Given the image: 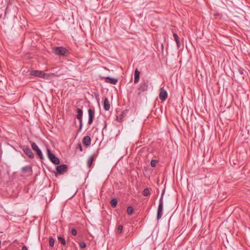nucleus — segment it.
<instances>
[{
  "mask_svg": "<svg viewBox=\"0 0 250 250\" xmlns=\"http://www.w3.org/2000/svg\"><path fill=\"white\" fill-rule=\"evenodd\" d=\"M67 166L65 164H63L60 166H58L56 167L57 172L55 173L56 175L57 174H63L65 173L67 170Z\"/></svg>",
  "mask_w": 250,
  "mask_h": 250,
  "instance_id": "obj_4",
  "label": "nucleus"
},
{
  "mask_svg": "<svg viewBox=\"0 0 250 250\" xmlns=\"http://www.w3.org/2000/svg\"><path fill=\"white\" fill-rule=\"evenodd\" d=\"M21 250H28L26 246H23Z\"/></svg>",
  "mask_w": 250,
  "mask_h": 250,
  "instance_id": "obj_31",
  "label": "nucleus"
},
{
  "mask_svg": "<svg viewBox=\"0 0 250 250\" xmlns=\"http://www.w3.org/2000/svg\"><path fill=\"white\" fill-rule=\"evenodd\" d=\"M54 240L51 237L49 238V243L50 247H53L54 245Z\"/></svg>",
  "mask_w": 250,
  "mask_h": 250,
  "instance_id": "obj_23",
  "label": "nucleus"
},
{
  "mask_svg": "<svg viewBox=\"0 0 250 250\" xmlns=\"http://www.w3.org/2000/svg\"><path fill=\"white\" fill-rule=\"evenodd\" d=\"M105 82L107 83H109L113 84H115L118 82V79L115 78H111L109 77H107L105 78Z\"/></svg>",
  "mask_w": 250,
  "mask_h": 250,
  "instance_id": "obj_12",
  "label": "nucleus"
},
{
  "mask_svg": "<svg viewBox=\"0 0 250 250\" xmlns=\"http://www.w3.org/2000/svg\"><path fill=\"white\" fill-rule=\"evenodd\" d=\"M164 192L162 193L161 198L159 200V204L158 206V210H157V219L159 220L162 216L163 215V195Z\"/></svg>",
  "mask_w": 250,
  "mask_h": 250,
  "instance_id": "obj_2",
  "label": "nucleus"
},
{
  "mask_svg": "<svg viewBox=\"0 0 250 250\" xmlns=\"http://www.w3.org/2000/svg\"><path fill=\"white\" fill-rule=\"evenodd\" d=\"M157 160H155V159H152L151 161V163H150V165H151V166L153 167H156V163H157Z\"/></svg>",
  "mask_w": 250,
  "mask_h": 250,
  "instance_id": "obj_25",
  "label": "nucleus"
},
{
  "mask_svg": "<svg viewBox=\"0 0 250 250\" xmlns=\"http://www.w3.org/2000/svg\"><path fill=\"white\" fill-rule=\"evenodd\" d=\"M82 126H83V121H80V126H79V128L78 129V132L81 131L82 128Z\"/></svg>",
  "mask_w": 250,
  "mask_h": 250,
  "instance_id": "obj_27",
  "label": "nucleus"
},
{
  "mask_svg": "<svg viewBox=\"0 0 250 250\" xmlns=\"http://www.w3.org/2000/svg\"><path fill=\"white\" fill-rule=\"evenodd\" d=\"M77 149H79L80 151H83V148L81 144H79L77 147Z\"/></svg>",
  "mask_w": 250,
  "mask_h": 250,
  "instance_id": "obj_28",
  "label": "nucleus"
},
{
  "mask_svg": "<svg viewBox=\"0 0 250 250\" xmlns=\"http://www.w3.org/2000/svg\"><path fill=\"white\" fill-rule=\"evenodd\" d=\"M58 240L59 241V242L63 245H65L66 244V242H65V240L64 239V238L61 237V236H59L58 237Z\"/></svg>",
  "mask_w": 250,
  "mask_h": 250,
  "instance_id": "obj_22",
  "label": "nucleus"
},
{
  "mask_svg": "<svg viewBox=\"0 0 250 250\" xmlns=\"http://www.w3.org/2000/svg\"><path fill=\"white\" fill-rule=\"evenodd\" d=\"M31 147L32 148L37 152V154L39 156L40 158L41 159H43V157L42 152L36 143L34 142L32 143Z\"/></svg>",
  "mask_w": 250,
  "mask_h": 250,
  "instance_id": "obj_6",
  "label": "nucleus"
},
{
  "mask_svg": "<svg viewBox=\"0 0 250 250\" xmlns=\"http://www.w3.org/2000/svg\"><path fill=\"white\" fill-rule=\"evenodd\" d=\"M160 99L162 101H165L167 97V93L164 87H161L160 89L159 94Z\"/></svg>",
  "mask_w": 250,
  "mask_h": 250,
  "instance_id": "obj_5",
  "label": "nucleus"
},
{
  "mask_svg": "<svg viewBox=\"0 0 250 250\" xmlns=\"http://www.w3.org/2000/svg\"><path fill=\"white\" fill-rule=\"evenodd\" d=\"M71 233L73 235H76L77 234V230L74 229H72Z\"/></svg>",
  "mask_w": 250,
  "mask_h": 250,
  "instance_id": "obj_30",
  "label": "nucleus"
},
{
  "mask_svg": "<svg viewBox=\"0 0 250 250\" xmlns=\"http://www.w3.org/2000/svg\"><path fill=\"white\" fill-rule=\"evenodd\" d=\"M94 161V156L91 155L87 160V167L90 168L92 164Z\"/></svg>",
  "mask_w": 250,
  "mask_h": 250,
  "instance_id": "obj_17",
  "label": "nucleus"
},
{
  "mask_svg": "<svg viewBox=\"0 0 250 250\" xmlns=\"http://www.w3.org/2000/svg\"><path fill=\"white\" fill-rule=\"evenodd\" d=\"M173 37L176 42L178 48H179L180 47V42L178 36L176 33H174Z\"/></svg>",
  "mask_w": 250,
  "mask_h": 250,
  "instance_id": "obj_18",
  "label": "nucleus"
},
{
  "mask_svg": "<svg viewBox=\"0 0 250 250\" xmlns=\"http://www.w3.org/2000/svg\"><path fill=\"white\" fill-rule=\"evenodd\" d=\"M151 189L149 188H146L143 191V194L145 196H147L150 194Z\"/></svg>",
  "mask_w": 250,
  "mask_h": 250,
  "instance_id": "obj_19",
  "label": "nucleus"
},
{
  "mask_svg": "<svg viewBox=\"0 0 250 250\" xmlns=\"http://www.w3.org/2000/svg\"><path fill=\"white\" fill-rule=\"evenodd\" d=\"M148 88L147 82H144L141 83L139 87V90L141 92H143L147 90Z\"/></svg>",
  "mask_w": 250,
  "mask_h": 250,
  "instance_id": "obj_13",
  "label": "nucleus"
},
{
  "mask_svg": "<svg viewBox=\"0 0 250 250\" xmlns=\"http://www.w3.org/2000/svg\"><path fill=\"white\" fill-rule=\"evenodd\" d=\"M104 110L108 111L110 109V104L107 98H105L104 101Z\"/></svg>",
  "mask_w": 250,
  "mask_h": 250,
  "instance_id": "obj_14",
  "label": "nucleus"
},
{
  "mask_svg": "<svg viewBox=\"0 0 250 250\" xmlns=\"http://www.w3.org/2000/svg\"><path fill=\"white\" fill-rule=\"evenodd\" d=\"M22 149L24 153L29 158H33L34 157V154H33L31 150L30 149L29 147L27 146H23Z\"/></svg>",
  "mask_w": 250,
  "mask_h": 250,
  "instance_id": "obj_7",
  "label": "nucleus"
},
{
  "mask_svg": "<svg viewBox=\"0 0 250 250\" xmlns=\"http://www.w3.org/2000/svg\"><path fill=\"white\" fill-rule=\"evenodd\" d=\"M53 53L59 56H67L69 54V51L65 47L62 46L56 47L53 48Z\"/></svg>",
  "mask_w": 250,
  "mask_h": 250,
  "instance_id": "obj_1",
  "label": "nucleus"
},
{
  "mask_svg": "<svg viewBox=\"0 0 250 250\" xmlns=\"http://www.w3.org/2000/svg\"><path fill=\"white\" fill-rule=\"evenodd\" d=\"M53 75V74H52V73H49V74H47V76H48V77H49V76H51V75Z\"/></svg>",
  "mask_w": 250,
  "mask_h": 250,
  "instance_id": "obj_32",
  "label": "nucleus"
},
{
  "mask_svg": "<svg viewBox=\"0 0 250 250\" xmlns=\"http://www.w3.org/2000/svg\"><path fill=\"white\" fill-rule=\"evenodd\" d=\"M77 118L80 121H82V116L83 112V110L80 108H78L77 109Z\"/></svg>",
  "mask_w": 250,
  "mask_h": 250,
  "instance_id": "obj_16",
  "label": "nucleus"
},
{
  "mask_svg": "<svg viewBox=\"0 0 250 250\" xmlns=\"http://www.w3.org/2000/svg\"><path fill=\"white\" fill-rule=\"evenodd\" d=\"M88 124L89 125L92 124L93 123V119L95 116V110L94 109L89 108L88 110Z\"/></svg>",
  "mask_w": 250,
  "mask_h": 250,
  "instance_id": "obj_8",
  "label": "nucleus"
},
{
  "mask_svg": "<svg viewBox=\"0 0 250 250\" xmlns=\"http://www.w3.org/2000/svg\"><path fill=\"white\" fill-rule=\"evenodd\" d=\"M126 211L128 215H131L134 211V208L132 206H129L127 208Z\"/></svg>",
  "mask_w": 250,
  "mask_h": 250,
  "instance_id": "obj_21",
  "label": "nucleus"
},
{
  "mask_svg": "<svg viewBox=\"0 0 250 250\" xmlns=\"http://www.w3.org/2000/svg\"><path fill=\"white\" fill-rule=\"evenodd\" d=\"M238 72L239 73L241 74V75H243L244 74V70L241 68H240L238 69Z\"/></svg>",
  "mask_w": 250,
  "mask_h": 250,
  "instance_id": "obj_29",
  "label": "nucleus"
},
{
  "mask_svg": "<svg viewBox=\"0 0 250 250\" xmlns=\"http://www.w3.org/2000/svg\"><path fill=\"white\" fill-rule=\"evenodd\" d=\"M79 245H80V248L82 249L85 248L86 246V243L84 242H80Z\"/></svg>",
  "mask_w": 250,
  "mask_h": 250,
  "instance_id": "obj_26",
  "label": "nucleus"
},
{
  "mask_svg": "<svg viewBox=\"0 0 250 250\" xmlns=\"http://www.w3.org/2000/svg\"><path fill=\"white\" fill-rule=\"evenodd\" d=\"M118 200L116 198H113L110 201V204L113 208H115L117 206Z\"/></svg>",
  "mask_w": 250,
  "mask_h": 250,
  "instance_id": "obj_20",
  "label": "nucleus"
},
{
  "mask_svg": "<svg viewBox=\"0 0 250 250\" xmlns=\"http://www.w3.org/2000/svg\"><path fill=\"white\" fill-rule=\"evenodd\" d=\"M21 171L23 173L31 174L32 172V167L29 165L22 167Z\"/></svg>",
  "mask_w": 250,
  "mask_h": 250,
  "instance_id": "obj_10",
  "label": "nucleus"
},
{
  "mask_svg": "<svg viewBox=\"0 0 250 250\" xmlns=\"http://www.w3.org/2000/svg\"><path fill=\"white\" fill-rule=\"evenodd\" d=\"M31 74L42 78H45L46 77V74L44 72L39 70H33L31 72Z\"/></svg>",
  "mask_w": 250,
  "mask_h": 250,
  "instance_id": "obj_9",
  "label": "nucleus"
},
{
  "mask_svg": "<svg viewBox=\"0 0 250 250\" xmlns=\"http://www.w3.org/2000/svg\"><path fill=\"white\" fill-rule=\"evenodd\" d=\"M140 72L136 69L134 72V83H137L139 82L140 79Z\"/></svg>",
  "mask_w": 250,
  "mask_h": 250,
  "instance_id": "obj_15",
  "label": "nucleus"
},
{
  "mask_svg": "<svg viewBox=\"0 0 250 250\" xmlns=\"http://www.w3.org/2000/svg\"><path fill=\"white\" fill-rule=\"evenodd\" d=\"M83 143L86 146H88L91 144V138L89 136H85L83 140Z\"/></svg>",
  "mask_w": 250,
  "mask_h": 250,
  "instance_id": "obj_11",
  "label": "nucleus"
},
{
  "mask_svg": "<svg viewBox=\"0 0 250 250\" xmlns=\"http://www.w3.org/2000/svg\"><path fill=\"white\" fill-rule=\"evenodd\" d=\"M123 229V226L122 225H119L118 227V228L117 229V233L118 234H121L122 233Z\"/></svg>",
  "mask_w": 250,
  "mask_h": 250,
  "instance_id": "obj_24",
  "label": "nucleus"
},
{
  "mask_svg": "<svg viewBox=\"0 0 250 250\" xmlns=\"http://www.w3.org/2000/svg\"><path fill=\"white\" fill-rule=\"evenodd\" d=\"M48 158L54 165L59 164L60 161L58 157H56L51 151L48 149Z\"/></svg>",
  "mask_w": 250,
  "mask_h": 250,
  "instance_id": "obj_3",
  "label": "nucleus"
}]
</instances>
